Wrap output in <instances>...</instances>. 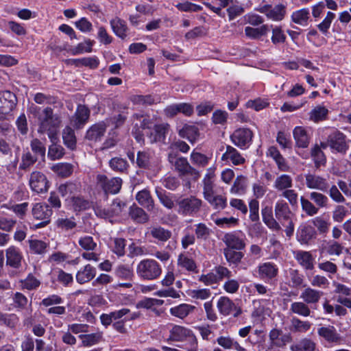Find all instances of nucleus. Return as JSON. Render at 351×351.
Returning a JSON list of instances; mask_svg holds the SVG:
<instances>
[{
  "label": "nucleus",
  "mask_w": 351,
  "mask_h": 351,
  "mask_svg": "<svg viewBox=\"0 0 351 351\" xmlns=\"http://www.w3.org/2000/svg\"><path fill=\"white\" fill-rule=\"evenodd\" d=\"M180 137L187 139L191 143H195L199 138V130L195 125L185 124L178 132Z\"/></svg>",
  "instance_id": "2f4dec72"
},
{
  "label": "nucleus",
  "mask_w": 351,
  "mask_h": 351,
  "mask_svg": "<svg viewBox=\"0 0 351 351\" xmlns=\"http://www.w3.org/2000/svg\"><path fill=\"white\" fill-rule=\"evenodd\" d=\"M136 274L142 280H154L160 276L162 267L156 260L145 258L137 265Z\"/></svg>",
  "instance_id": "20e7f679"
},
{
  "label": "nucleus",
  "mask_w": 351,
  "mask_h": 351,
  "mask_svg": "<svg viewBox=\"0 0 351 351\" xmlns=\"http://www.w3.org/2000/svg\"><path fill=\"white\" fill-rule=\"evenodd\" d=\"M311 156L314 162L315 167L319 168L322 165L326 163V157L324 152L321 149L319 145L315 144L311 150Z\"/></svg>",
  "instance_id": "de8ad7c7"
},
{
  "label": "nucleus",
  "mask_w": 351,
  "mask_h": 351,
  "mask_svg": "<svg viewBox=\"0 0 351 351\" xmlns=\"http://www.w3.org/2000/svg\"><path fill=\"white\" fill-rule=\"evenodd\" d=\"M266 155L275 161L279 170L286 171L289 169L285 158L276 146H270L266 152Z\"/></svg>",
  "instance_id": "c756f323"
},
{
  "label": "nucleus",
  "mask_w": 351,
  "mask_h": 351,
  "mask_svg": "<svg viewBox=\"0 0 351 351\" xmlns=\"http://www.w3.org/2000/svg\"><path fill=\"white\" fill-rule=\"evenodd\" d=\"M174 167L180 176H190L194 181L200 178V173L193 167L184 157H179L176 161Z\"/></svg>",
  "instance_id": "2eb2a0df"
},
{
  "label": "nucleus",
  "mask_w": 351,
  "mask_h": 351,
  "mask_svg": "<svg viewBox=\"0 0 351 351\" xmlns=\"http://www.w3.org/2000/svg\"><path fill=\"white\" fill-rule=\"evenodd\" d=\"M269 339L271 348H284L292 341L290 333L283 334L281 329L276 328L269 331Z\"/></svg>",
  "instance_id": "f3484780"
},
{
  "label": "nucleus",
  "mask_w": 351,
  "mask_h": 351,
  "mask_svg": "<svg viewBox=\"0 0 351 351\" xmlns=\"http://www.w3.org/2000/svg\"><path fill=\"white\" fill-rule=\"evenodd\" d=\"M112 110L111 125L114 126L113 129L119 128L125 123L129 108L126 104H113Z\"/></svg>",
  "instance_id": "ddd939ff"
},
{
  "label": "nucleus",
  "mask_w": 351,
  "mask_h": 351,
  "mask_svg": "<svg viewBox=\"0 0 351 351\" xmlns=\"http://www.w3.org/2000/svg\"><path fill=\"white\" fill-rule=\"evenodd\" d=\"M6 264L13 268L18 269L21 265L23 254L19 248L10 246L5 250Z\"/></svg>",
  "instance_id": "5701e85b"
},
{
  "label": "nucleus",
  "mask_w": 351,
  "mask_h": 351,
  "mask_svg": "<svg viewBox=\"0 0 351 351\" xmlns=\"http://www.w3.org/2000/svg\"><path fill=\"white\" fill-rule=\"evenodd\" d=\"M226 247L224 248L237 250H245V235L241 231L227 232L222 238Z\"/></svg>",
  "instance_id": "f8f14e48"
},
{
  "label": "nucleus",
  "mask_w": 351,
  "mask_h": 351,
  "mask_svg": "<svg viewBox=\"0 0 351 351\" xmlns=\"http://www.w3.org/2000/svg\"><path fill=\"white\" fill-rule=\"evenodd\" d=\"M28 243L31 252L36 254H45L49 247V245L41 240L29 239Z\"/></svg>",
  "instance_id": "6e6d98bb"
},
{
  "label": "nucleus",
  "mask_w": 351,
  "mask_h": 351,
  "mask_svg": "<svg viewBox=\"0 0 351 351\" xmlns=\"http://www.w3.org/2000/svg\"><path fill=\"white\" fill-rule=\"evenodd\" d=\"M52 142L53 144L49 146L48 150V157L52 160H59L64 155V149L60 145Z\"/></svg>",
  "instance_id": "bf43d9fd"
},
{
  "label": "nucleus",
  "mask_w": 351,
  "mask_h": 351,
  "mask_svg": "<svg viewBox=\"0 0 351 351\" xmlns=\"http://www.w3.org/2000/svg\"><path fill=\"white\" fill-rule=\"evenodd\" d=\"M178 265L188 271L195 272L197 269L195 261L184 253L179 254L178 257Z\"/></svg>",
  "instance_id": "09e8293b"
},
{
  "label": "nucleus",
  "mask_w": 351,
  "mask_h": 351,
  "mask_svg": "<svg viewBox=\"0 0 351 351\" xmlns=\"http://www.w3.org/2000/svg\"><path fill=\"white\" fill-rule=\"evenodd\" d=\"M328 136L331 152L346 154L349 149L346 134L338 130H335L328 134Z\"/></svg>",
  "instance_id": "6e6552de"
},
{
  "label": "nucleus",
  "mask_w": 351,
  "mask_h": 351,
  "mask_svg": "<svg viewBox=\"0 0 351 351\" xmlns=\"http://www.w3.org/2000/svg\"><path fill=\"white\" fill-rule=\"evenodd\" d=\"M293 186L292 178L287 174H282L278 176L275 180L274 187L278 191H285Z\"/></svg>",
  "instance_id": "603ef678"
},
{
  "label": "nucleus",
  "mask_w": 351,
  "mask_h": 351,
  "mask_svg": "<svg viewBox=\"0 0 351 351\" xmlns=\"http://www.w3.org/2000/svg\"><path fill=\"white\" fill-rule=\"evenodd\" d=\"M317 234L315 227L306 224H301L296 233V238L301 244H308L310 241L315 238Z\"/></svg>",
  "instance_id": "412c9836"
},
{
  "label": "nucleus",
  "mask_w": 351,
  "mask_h": 351,
  "mask_svg": "<svg viewBox=\"0 0 351 351\" xmlns=\"http://www.w3.org/2000/svg\"><path fill=\"white\" fill-rule=\"evenodd\" d=\"M258 278L265 282H270L278 275L279 269L273 262H265L258 266Z\"/></svg>",
  "instance_id": "dca6fc26"
},
{
  "label": "nucleus",
  "mask_w": 351,
  "mask_h": 351,
  "mask_svg": "<svg viewBox=\"0 0 351 351\" xmlns=\"http://www.w3.org/2000/svg\"><path fill=\"white\" fill-rule=\"evenodd\" d=\"M311 325L308 321H302L298 317H293L291 320L290 330L293 332L304 333L310 330Z\"/></svg>",
  "instance_id": "3c124183"
},
{
  "label": "nucleus",
  "mask_w": 351,
  "mask_h": 351,
  "mask_svg": "<svg viewBox=\"0 0 351 351\" xmlns=\"http://www.w3.org/2000/svg\"><path fill=\"white\" fill-rule=\"evenodd\" d=\"M274 210L276 221L285 228L286 236L292 237L295 229L293 222L294 215L291 211L288 204L285 200H278L275 204Z\"/></svg>",
  "instance_id": "7ed1b4c3"
},
{
  "label": "nucleus",
  "mask_w": 351,
  "mask_h": 351,
  "mask_svg": "<svg viewBox=\"0 0 351 351\" xmlns=\"http://www.w3.org/2000/svg\"><path fill=\"white\" fill-rule=\"evenodd\" d=\"M290 310L292 313L303 317H308L311 315V309L308 304L303 302H294L291 304Z\"/></svg>",
  "instance_id": "4d7b16f0"
},
{
  "label": "nucleus",
  "mask_w": 351,
  "mask_h": 351,
  "mask_svg": "<svg viewBox=\"0 0 351 351\" xmlns=\"http://www.w3.org/2000/svg\"><path fill=\"white\" fill-rule=\"evenodd\" d=\"M96 189L99 192H103L106 199L108 197L110 191V180L107 175L98 173L96 177Z\"/></svg>",
  "instance_id": "8fccbe9b"
},
{
  "label": "nucleus",
  "mask_w": 351,
  "mask_h": 351,
  "mask_svg": "<svg viewBox=\"0 0 351 351\" xmlns=\"http://www.w3.org/2000/svg\"><path fill=\"white\" fill-rule=\"evenodd\" d=\"M254 134L247 128H239L230 135L231 142L241 149H247L252 143Z\"/></svg>",
  "instance_id": "423d86ee"
},
{
  "label": "nucleus",
  "mask_w": 351,
  "mask_h": 351,
  "mask_svg": "<svg viewBox=\"0 0 351 351\" xmlns=\"http://www.w3.org/2000/svg\"><path fill=\"white\" fill-rule=\"evenodd\" d=\"M150 235L161 242H166L171 237V232L161 226L153 227L149 232Z\"/></svg>",
  "instance_id": "864d4df0"
},
{
  "label": "nucleus",
  "mask_w": 351,
  "mask_h": 351,
  "mask_svg": "<svg viewBox=\"0 0 351 351\" xmlns=\"http://www.w3.org/2000/svg\"><path fill=\"white\" fill-rule=\"evenodd\" d=\"M152 129L153 132H151L149 135L150 142L152 143H165L169 132V125L168 123L155 124Z\"/></svg>",
  "instance_id": "393cba45"
},
{
  "label": "nucleus",
  "mask_w": 351,
  "mask_h": 351,
  "mask_svg": "<svg viewBox=\"0 0 351 351\" xmlns=\"http://www.w3.org/2000/svg\"><path fill=\"white\" fill-rule=\"evenodd\" d=\"M188 337L195 338L191 329L182 326L173 325L169 331L168 341H183Z\"/></svg>",
  "instance_id": "aec40b11"
},
{
  "label": "nucleus",
  "mask_w": 351,
  "mask_h": 351,
  "mask_svg": "<svg viewBox=\"0 0 351 351\" xmlns=\"http://www.w3.org/2000/svg\"><path fill=\"white\" fill-rule=\"evenodd\" d=\"M62 139L64 145L71 150H74L76 148V136L73 128L67 125L63 130Z\"/></svg>",
  "instance_id": "a19ab883"
},
{
  "label": "nucleus",
  "mask_w": 351,
  "mask_h": 351,
  "mask_svg": "<svg viewBox=\"0 0 351 351\" xmlns=\"http://www.w3.org/2000/svg\"><path fill=\"white\" fill-rule=\"evenodd\" d=\"M322 295V291L307 287L301 293L300 298L308 304H316Z\"/></svg>",
  "instance_id": "c9c22d12"
},
{
  "label": "nucleus",
  "mask_w": 351,
  "mask_h": 351,
  "mask_svg": "<svg viewBox=\"0 0 351 351\" xmlns=\"http://www.w3.org/2000/svg\"><path fill=\"white\" fill-rule=\"evenodd\" d=\"M293 136L295 147L298 148H307L310 143V136L306 128L303 126H296L293 130Z\"/></svg>",
  "instance_id": "b1692460"
},
{
  "label": "nucleus",
  "mask_w": 351,
  "mask_h": 351,
  "mask_svg": "<svg viewBox=\"0 0 351 351\" xmlns=\"http://www.w3.org/2000/svg\"><path fill=\"white\" fill-rule=\"evenodd\" d=\"M221 160L223 161L230 160L234 165H241L245 162L244 157L231 145H226V152L222 154Z\"/></svg>",
  "instance_id": "cd10ccee"
},
{
  "label": "nucleus",
  "mask_w": 351,
  "mask_h": 351,
  "mask_svg": "<svg viewBox=\"0 0 351 351\" xmlns=\"http://www.w3.org/2000/svg\"><path fill=\"white\" fill-rule=\"evenodd\" d=\"M84 346L90 347L99 343L102 339L101 332H95L79 336Z\"/></svg>",
  "instance_id": "13d9d810"
},
{
  "label": "nucleus",
  "mask_w": 351,
  "mask_h": 351,
  "mask_svg": "<svg viewBox=\"0 0 351 351\" xmlns=\"http://www.w3.org/2000/svg\"><path fill=\"white\" fill-rule=\"evenodd\" d=\"M190 158L193 165L202 167H206L210 160L206 155L195 151L191 152Z\"/></svg>",
  "instance_id": "680f3d73"
},
{
  "label": "nucleus",
  "mask_w": 351,
  "mask_h": 351,
  "mask_svg": "<svg viewBox=\"0 0 351 351\" xmlns=\"http://www.w3.org/2000/svg\"><path fill=\"white\" fill-rule=\"evenodd\" d=\"M136 199L140 205L146 208L148 210H153L154 202L149 191L145 189L138 192Z\"/></svg>",
  "instance_id": "79ce46f5"
},
{
  "label": "nucleus",
  "mask_w": 351,
  "mask_h": 351,
  "mask_svg": "<svg viewBox=\"0 0 351 351\" xmlns=\"http://www.w3.org/2000/svg\"><path fill=\"white\" fill-rule=\"evenodd\" d=\"M156 195L160 202L167 208L172 209L174 206V201L172 199L173 194L167 193L166 191L162 189H156Z\"/></svg>",
  "instance_id": "5fc2aeb1"
},
{
  "label": "nucleus",
  "mask_w": 351,
  "mask_h": 351,
  "mask_svg": "<svg viewBox=\"0 0 351 351\" xmlns=\"http://www.w3.org/2000/svg\"><path fill=\"white\" fill-rule=\"evenodd\" d=\"M245 250L223 248V254L230 265L238 266L244 258Z\"/></svg>",
  "instance_id": "7c9ffc66"
},
{
  "label": "nucleus",
  "mask_w": 351,
  "mask_h": 351,
  "mask_svg": "<svg viewBox=\"0 0 351 351\" xmlns=\"http://www.w3.org/2000/svg\"><path fill=\"white\" fill-rule=\"evenodd\" d=\"M263 221L271 230H280L281 227L280 223L274 218L273 208L271 206H263L261 209Z\"/></svg>",
  "instance_id": "c85d7f7f"
},
{
  "label": "nucleus",
  "mask_w": 351,
  "mask_h": 351,
  "mask_svg": "<svg viewBox=\"0 0 351 351\" xmlns=\"http://www.w3.org/2000/svg\"><path fill=\"white\" fill-rule=\"evenodd\" d=\"M108 127V124L104 121L97 122L88 128L85 138L90 141H101L106 133Z\"/></svg>",
  "instance_id": "a211bd4d"
},
{
  "label": "nucleus",
  "mask_w": 351,
  "mask_h": 351,
  "mask_svg": "<svg viewBox=\"0 0 351 351\" xmlns=\"http://www.w3.org/2000/svg\"><path fill=\"white\" fill-rule=\"evenodd\" d=\"M176 8L181 11V12H197L202 11L203 10V8L197 4L193 3L192 2L185 1L181 3H178L176 5Z\"/></svg>",
  "instance_id": "338daca9"
},
{
  "label": "nucleus",
  "mask_w": 351,
  "mask_h": 351,
  "mask_svg": "<svg viewBox=\"0 0 351 351\" xmlns=\"http://www.w3.org/2000/svg\"><path fill=\"white\" fill-rule=\"evenodd\" d=\"M111 29L119 38L124 40L127 37L128 27L125 21L120 19L111 20Z\"/></svg>",
  "instance_id": "37998d69"
},
{
  "label": "nucleus",
  "mask_w": 351,
  "mask_h": 351,
  "mask_svg": "<svg viewBox=\"0 0 351 351\" xmlns=\"http://www.w3.org/2000/svg\"><path fill=\"white\" fill-rule=\"evenodd\" d=\"M316 343L309 338L301 339L296 343L291 346V351H315Z\"/></svg>",
  "instance_id": "a18cd8bd"
},
{
  "label": "nucleus",
  "mask_w": 351,
  "mask_h": 351,
  "mask_svg": "<svg viewBox=\"0 0 351 351\" xmlns=\"http://www.w3.org/2000/svg\"><path fill=\"white\" fill-rule=\"evenodd\" d=\"M216 341L218 345L226 350L232 349L237 351H246L245 348L240 346L237 341H234L230 336H220L217 339Z\"/></svg>",
  "instance_id": "58836bf2"
},
{
  "label": "nucleus",
  "mask_w": 351,
  "mask_h": 351,
  "mask_svg": "<svg viewBox=\"0 0 351 351\" xmlns=\"http://www.w3.org/2000/svg\"><path fill=\"white\" fill-rule=\"evenodd\" d=\"M32 214L36 219L51 220L53 210L46 203H36L33 205Z\"/></svg>",
  "instance_id": "bb28decb"
},
{
  "label": "nucleus",
  "mask_w": 351,
  "mask_h": 351,
  "mask_svg": "<svg viewBox=\"0 0 351 351\" xmlns=\"http://www.w3.org/2000/svg\"><path fill=\"white\" fill-rule=\"evenodd\" d=\"M310 18V11L308 8H303L294 11L291 16V21L298 25H306Z\"/></svg>",
  "instance_id": "49530a36"
},
{
  "label": "nucleus",
  "mask_w": 351,
  "mask_h": 351,
  "mask_svg": "<svg viewBox=\"0 0 351 351\" xmlns=\"http://www.w3.org/2000/svg\"><path fill=\"white\" fill-rule=\"evenodd\" d=\"M195 308V307L193 305L182 303L171 307L169 309V313L172 316L183 319L191 313Z\"/></svg>",
  "instance_id": "e433bc0d"
},
{
  "label": "nucleus",
  "mask_w": 351,
  "mask_h": 351,
  "mask_svg": "<svg viewBox=\"0 0 351 351\" xmlns=\"http://www.w3.org/2000/svg\"><path fill=\"white\" fill-rule=\"evenodd\" d=\"M51 169L58 176L67 178L70 176L73 171V166L68 162H59L53 165Z\"/></svg>",
  "instance_id": "c03bdc74"
},
{
  "label": "nucleus",
  "mask_w": 351,
  "mask_h": 351,
  "mask_svg": "<svg viewBox=\"0 0 351 351\" xmlns=\"http://www.w3.org/2000/svg\"><path fill=\"white\" fill-rule=\"evenodd\" d=\"M90 110L84 105H78L75 113L69 118V126L79 130L84 127L90 117Z\"/></svg>",
  "instance_id": "9b49d317"
},
{
  "label": "nucleus",
  "mask_w": 351,
  "mask_h": 351,
  "mask_svg": "<svg viewBox=\"0 0 351 351\" xmlns=\"http://www.w3.org/2000/svg\"><path fill=\"white\" fill-rule=\"evenodd\" d=\"M96 275V269L94 267L88 264L81 268L76 274V281L80 284H84L90 281Z\"/></svg>",
  "instance_id": "72a5a7b5"
},
{
  "label": "nucleus",
  "mask_w": 351,
  "mask_h": 351,
  "mask_svg": "<svg viewBox=\"0 0 351 351\" xmlns=\"http://www.w3.org/2000/svg\"><path fill=\"white\" fill-rule=\"evenodd\" d=\"M133 277V270L130 266L119 265L115 268L114 277H111V302L123 303L126 300L127 293L119 291L132 287Z\"/></svg>",
  "instance_id": "f257e3e1"
},
{
  "label": "nucleus",
  "mask_w": 351,
  "mask_h": 351,
  "mask_svg": "<svg viewBox=\"0 0 351 351\" xmlns=\"http://www.w3.org/2000/svg\"><path fill=\"white\" fill-rule=\"evenodd\" d=\"M129 215L133 220V221L136 223H145L149 221V215L145 213V211L143 208L134 204L130 206Z\"/></svg>",
  "instance_id": "4c0bfd02"
},
{
  "label": "nucleus",
  "mask_w": 351,
  "mask_h": 351,
  "mask_svg": "<svg viewBox=\"0 0 351 351\" xmlns=\"http://www.w3.org/2000/svg\"><path fill=\"white\" fill-rule=\"evenodd\" d=\"M175 202L178 206L177 212L184 217H193L199 213L202 205V199L194 195L180 196Z\"/></svg>",
  "instance_id": "39448f33"
},
{
  "label": "nucleus",
  "mask_w": 351,
  "mask_h": 351,
  "mask_svg": "<svg viewBox=\"0 0 351 351\" xmlns=\"http://www.w3.org/2000/svg\"><path fill=\"white\" fill-rule=\"evenodd\" d=\"M130 100L134 105L147 106L160 103V97L156 94L132 95L130 97Z\"/></svg>",
  "instance_id": "a878e982"
},
{
  "label": "nucleus",
  "mask_w": 351,
  "mask_h": 351,
  "mask_svg": "<svg viewBox=\"0 0 351 351\" xmlns=\"http://www.w3.org/2000/svg\"><path fill=\"white\" fill-rule=\"evenodd\" d=\"M29 185L34 192L42 193L48 191L49 182L43 173L34 171L29 175Z\"/></svg>",
  "instance_id": "1a4fd4ad"
},
{
  "label": "nucleus",
  "mask_w": 351,
  "mask_h": 351,
  "mask_svg": "<svg viewBox=\"0 0 351 351\" xmlns=\"http://www.w3.org/2000/svg\"><path fill=\"white\" fill-rule=\"evenodd\" d=\"M276 142L279 144L282 149L292 148V141L291 136L284 131H278L276 136Z\"/></svg>",
  "instance_id": "052dcab7"
},
{
  "label": "nucleus",
  "mask_w": 351,
  "mask_h": 351,
  "mask_svg": "<svg viewBox=\"0 0 351 351\" xmlns=\"http://www.w3.org/2000/svg\"><path fill=\"white\" fill-rule=\"evenodd\" d=\"M38 120V132L40 134L47 133L51 142L56 141L62 122L60 117L57 114H54L51 108L47 107L43 110Z\"/></svg>",
  "instance_id": "f03ea898"
},
{
  "label": "nucleus",
  "mask_w": 351,
  "mask_h": 351,
  "mask_svg": "<svg viewBox=\"0 0 351 351\" xmlns=\"http://www.w3.org/2000/svg\"><path fill=\"white\" fill-rule=\"evenodd\" d=\"M317 334L328 343H339L341 335L333 326H322L317 329Z\"/></svg>",
  "instance_id": "4be33fe9"
},
{
  "label": "nucleus",
  "mask_w": 351,
  "mask_h": 351,
  "mask_svg": "<svg viewBox=\"0 0 351 351\" xmlns=\"http://www.w3.org/2000/svg\"><path fill=\"white\" fill-rule=\"evenodd\" d=\"M40 282L32 274H29L26 278L21 280V287L24 289L34 290L38 288Z\"/></svg>",
  "instance_id": "0e129e2a"
},
{
  "label": "nucleus",
  "mask_w": 351,
  "mask_h": 351,
  "mask_svg": "<svg viewBox=\"0 0 351 351\" xmlns=\"http://www.w3.org/2000/svg\"><path fill=\"white\" fill-rule=\"evenodd\" d=\"M66 65L72 66L74 65L77 67L80 66H88L90 69H95L98 66V60L94 57H86L82 58H70L64 60Z\"/></svg>",
  "instance_id": "473e14b6"
},
{
  "label": "nucleus",
  "mask_w": 351,
  "mask_h": 351,
  "mask_svg": "<svg viewBox=\"0 0 351 351\" xmlns=\"http://www.w3.org/2000/svg\"><path fill=\"white\" fill-rule=\"evenodd\" d=\"M150 154L147 152L139 151L136 156V164L139 168L149 169L151 167Z\"/></svg>",
  "instance_id": "e2e57ef3"
},
{
  "label": "nucleus",
  "mask_w": 351,
  "mask_h": 351,
  "mask_svg": "<svg viewBox=\"0 0 351 351\" xmlns=\"http://www.w3.org/2000/svg\"><path fill=\"white\" fill-rule=\"evenodd\" d=\"M328 110L324 106L318 105L309 112V120L314 123H319L328 119Z\"/></svg>",
  "instance_id": "ea45409f"
},
{
  "label": "nucleus",
  "mask_w": 351,
  "mask_h": 351,
  "mask_svg": "<svg viewBox=\"0 0 351 351\" xmlns=\"http://www.w3.org/2000/svg\"><path fill=\"white\" fill-rule=\"evenodd\" d=\"M17 99L10 91L0 92V119L8 114L16 106Z\"/></svg>",
  "instance_id": "4468645a"
},
{
  "label": "nucleus",
  "mask_w": 351,
  "mask_h": 351,
  "mask_svg": "<svg viewBox=\"0 0 351 351\" xmlns=\"http://www.w3.org/2000/svg\"><path fill=\"white\" fill-rule=\"evenodd\" d=\"M217 308L219 313L224 317L232 315L237 318L243 312L241 307L227 296H221L218 299Z\"/></svg>",
  "instance_id": "0eeeda50"
},
{
  "label": "nucleus",
  "mask_w": 351,
  "mask_h": 351,
  "mask_svg": "<svg viewBox=\"0 0 351 351\" xmlns=\"http://www.w3.org/2000/svg\"><path fill=\"white\" fill-rule=\"evenodd\" d=\"M258 10L274 21H282L287 14V6L282 3H278L274 7L271 4H265Z\"/></svg>",
  "instance_id": "9d476101"
},
{
  "label": "nucleus",
  "mask_w": 351,
  "mask_h": 351,
  "mask_svg": "<svg viewBox=\"0 0 351 351\" xmlns=\"http://www.w3.org/2000/svg\"><path fill=\"white\" fill-rule=\"evenodd\" d=\"M305 182L308 189H317L322 192H327L329 189V184L326 179L315 174L305 175Z\"/></svg>",
  "instance_id": "6ab92c4d"
},
{
  "label": "nucleus",
  "mask_w": 351,
  "mask_h": 351,
  "mask_svg": "<svg viewBox=\"0 0 351 351\" xmlns=\"http://www.w3.org/2000/svg\"><path fill=\"white\" fill-rule=\"evenodd\" d=\"M298 263L305 269L311 270L314 267V258L310 252L298 251L295 254Z\"/></svg>",
  "instance_id": "f704fd0d"
},
{
  "label": "nucleus",
  "mask_w": 351,
  "mask_h": 351,
  "mask_svg": "<svg viewBox=\"0 0 351 351\" xmlns=\"http://www.w3.org/2000/svg\"><path fill=\"white\" fill-rule=\"evenodd\" d=\"M195 233L197 239L206 241L211 234V230L204 223L195 225Z\"/></svg>",
  "instance_id": "69168bd1"
},
{
  "label": "nucleus",
  "mask_w": 351,
  "mask_h": 351,
  "mask_svg": "<svg viewBox=\"0 0 351 351\" xmlns=\"http://www.w3.org/2000/svg\"><path fill=\"white\" fill-rule=\"evenodd\" d=\"M79 245L86 251H94L97 247V243L91 236L84 235L78 240Z\"/></svg>",
  "instance_id": "774afa93"
}]
</instances>
